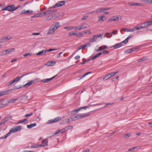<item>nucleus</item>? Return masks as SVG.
<instances>
[{
	"mask_svg": "<svg viewBox=\"0 0 152 152\" xmlns=\"http://www.w3.org/2000/svg\"><path fill=\"white\" fill-rule=\"evenodd\" d=\"M151 24V22H150V21H149L146 22L141 23L140 24L142 26L143 28H144L150 25Z\"/></svg>",
	"mask_w": 152,
	"mask_h": 152,
	"instance_id": "obj_9",
	"label": "nucleus"
},
{
	"mask_svg": "<svg viewBox=\"0 0 152 152\" xmlns=\"http://www.w3.org/2000/svg\"><path fill=\"white\" fill-rule=\"evenodd\" d=\"M103 35V34H100L98 35H95L93 36V37H91V39L89 40V42H94L97 41V38L101 37L102 38V36Z\"/></svg>",
	"mask_w": 152,
	"mask_h": 152,
	"instance_id": "obj_3",
	"label": "nucleus"
},
{
	"mask_svg": "<svg viewBox=\"0 0 152 152\" xmlns=\"http://www.w3.org/2000/svg\"><path fill=\"white\" fill-rule=\"evenodd\" d=\"M15 82L14 80H12V81H10L8 83V86H9Z\"/></svg>",
	"mask_w": 152,
	"mask_h": 152,
	"instance_id": "obj_45",
	"label": "nucleus"
},
{
	"mask_svg": "<svg viewBox=\"0 0 152 152\" xmlns=\"http://www.w3.org/2000/svg\"><path fill=\"white\" fill-rule=\"evenodd\" d=\"M119 18L118 17L113 16L112 18H110L108 20V21H118L119 20Z\"/></svg>",
	"mask_w": 152,
	"mask_h": 152,
	"instance_id": "obj_13",
	"label": "nucleus"
},
{
	"mask_svg": "<svg viewBox=\"0 0 152 152\" xmlns=\"http://www.w3.org/2000/svg\"><path fill=\"white\" fill-rule=\"evenodd\" d=\"M78 27H64V28L67 30H70L74 28L75 30L78 28Z\"/></svg>",
	"mask_w": 152,
	"mask_h": 152,
	"instance_id": "obj_22",
	"label": "nucleus"
},
{
	"mask_svg": "<svg viewBox=\"0 0 152 152\" xmlns=\"http://www.w3.org/2000/svg\"><path fill=\"white\" fill-rule=\"evenodd\" d=\"M128 42V40L126 39L125 40L122 41L121 42L122 45H123V43H124L125 44H126Z\"/></svg>",
	"mask_w": 152,
	"mask_h": 152,
	"instance_id": "obj_46",
	"label": "nucleus"
},
{
	"mask_svg": "<svg viewBox=\"0 0 152 152\" xmlns=\"http://www.w3.org/2000/svg\"><path fill=\"white\" fill-rule=\"evenodd\" d=\"M22 129V126H15L13 127L10 130L9 132L6 134V136L4 137H0L1 139H3L7 138L8 136H10L13 133L16 132L20 131Z\"/></svg>",
	"mask_w": 152,
	"mask_h": 152,
	"instance_id": "obj_1",
	"label": "nucleus"
},
{
	"mask_svg": "<svg viewBox=\"0 0 152 152\" xmlns=\"http://www.w3.org/2000/svg\"><path fill=\"white\" fill-rule=\"evenodd\" d=\"M139 29V28L138 26H135L132 29V32L134 31L135 30H137Z\"/></svg>",
	"mask_w": 152,
	"mask_h": 152,
	"instance_id": "obj_52",
	"label": "nucleus"
},
{
	"mask_svg": "<svg viewBox=\"0 0 152 152\" xmlns=\"http://www.w3.org/2000/svg\"><path fill=\"white\" fill-rule=\"evenodd\" d=\"M56 63V62L55 61H50L46 63V65L48 66H51L54 65Z\"/></svg>",
	"mask_w": 152,
	"mask_h": 152,
	"instance_id": "obj_16",
	"label": "nucleus"
},
{
	"mask_svg": "<svg viewBox=\"0 0 152 152\" xmlns=\"http://www.w3.org/2000/svg\"><path fill=\"white\" fill-rule=\"evenodd\" d=\"M56 30L55 29L54 27H53L52 25L49 28L48 33L49 34H52L54 33Z\"/></svg>",
	"mask_w": 152,
	"mask_h": 152,
	"instance_id": "obj_8",
	"label": "nucleus"
},
{
	"mask_svg": "<svg viewBox=\"0 0 152 152\" xmlns=\"http://www.w3.org/2000/svg\"><path fill=\"white\" fill-rule=\"evenodd\" d=\"M11 119L10 116L7 115L4 118H3L0 122V126L6 123L7 121Z\"/></svg>",
	"mask_w": 152,
	"mask_h": 152,
	"instance_id": "obj_6",
	"label": "nucleus"
},
{
	"mask_svg": "<svg viewBox=\"0 0 152 152\" xmlns=\"http://www.w3.org/2000/svg\"><path fill=\"white\" fill-rule=\"evenodd\" d=\"M137 48H130L125 50V53H131L132 52L135 51L137 49Z\"/></svg>",
	"mask_w": 152,
	"mask_h": 152,
	"instance_id": "obj_11",
	"label": "nucleus"
},
{
	"mask_svg": "<svg viewBox=\"0 0 152 152\" xmlns=\"http://www.w3.org/2000/svg\"><path fill=\"white\" fill-rule=\"evenodd\" d=\"M38 147H40V144L32 145L31 146V147L33 148H37Z\"/></svg>",
	"mask_w": 152,
	"mask_h": 152,
	"instance_id": "obj_44",
	"label": "nucleus"
},
{
	"mask_svg": "<svg viewBox=\"0 0 152 152\" xmlns=\"http://www.w3.org/2000/svg\"><path fill=\"white\" fill-rule=\"evenodd\" d=\"M88 17V16H84L81 19V20H85Z\"/></svg>",
	"mask_w": 152,
	"mask_h": 152,
	"instance_id": "obj_63",
	"label": "nucleus"
},
{
	"mask_svg": "<svg viewBox=\"0 0 152 152\" xmlns=\"http://www.w3.org/2000/svg\"><path fill=\"white\" fill-rule=\"evenodd\" d=\"M148 59V56H144L137 60L138 62H140L142 61L146 60Z\"/></svg>",
	"mask_w": 152,
	"mask_h": 152,
	"instance_id": "obj_18",
	"label": "nucleus"
},
{
	"mask_svg": "<svg viewBox=\"0 0 152 152\" xmlns=\"http://www.w3.org/2000/svg\"><path fill=\"white\" fill-rule=\"evenodd\" d=\"M118 72H112L111 73H109L108 74L104 76V77L103 80H106L107 79L110 78L111 77H113L114 75L115 74H117Z\"/></svg>",
	"mask_w": 152,
	"mask_h": 152,
	"instance_id": "obj_4",
	"label": "nucleus"
},
{
	"mask_svg": "<svg viewBox=\"0 0 152 152\" xmlns=\"http://www.w3.org/2000/svg\"><path fill=\"white\" fill-rule=\"evenodd\" d=\"M52 123H53L52 119L49 120L47 122V123L48 124H51Z\"/></svg>",
	"mask_w": 152,
	"mask_h": 152,
	"instance_id": "obj_64",
	"label": "nucleus"
},
{
	"mask_svg": "<svg viewBox=\"0 0 152 152\" xmlns=\"http://www.w3.org/2000/svg\"><path fill=\"white\" fill-rule=\"evenodd\" d=\"M101 12V9L100 8L99 9H97L94 12H95L96 13H99L100 12Z\"/></svg>",
	"mask_w": 152,
	"mask_h": 152,
	"instance_id": "obj_56",
	"label": "nucleus"
},
{
	"mask_svg": "<svg viewBox=\"0 0 152 152\" xmlns=\"http://www.w3.org/2000/svg\"><path fill=\"white\" fill-rule=\"evenodd\" d=\"M9 92V90H8L6 91H1L0 92V96L4 95L7 94Z\"/></svg>",
	"mask_w": 152,
	"mask_h": 152,
	"instance_id": "obj_19",
	"label": "nucleus"
},
{
	"mask_svg": "<svg viewBox=\"0 0 152 152\" xmlns=\"http://www.w3.org/2000/svg\"><path fill=\"white\" fill-rule=\"evenodd\" d=\"M49 13V10H47L46 11L43 12V14L45 15H48V14H50Z\"/></svg>",
	"mask_w": 152,
	"mask_h": 152,
	"instance_id": "obj_51",
	"label": "nucleus"
},
{
	"mask_svg": "<svg viewBox=\"0 0 152 152\" xmlns=\"http://www.w3.org/2000/svg\"><path fill=\"white\" fill-rule=\"evenodd\" d=\"M53 18L52 15H49L46 17L45 19L47 20H50Z\"/></svg>",
	"mask_w": 152,
	"mask_h": 152,
	"instance_id": "obj_33",
	"label": "nucleus"
},
{
	"mask_svg": "<svg viewBox=\"0 0 152 152\" xmlns=\"http://www.w3.org/2000/svg\"><path fill=\"white\" fill-rule=\"evenodd\" d=\"M59 131H60V133H63L66 131L65 128H64L60 130H59Z\"/></svg>",
	"mask_w": 152,
	"mask_h": 152,
	"instance_id": "obj_57",
	"label": "nucleus"
},
{
	"mask_svg": "<svg viewBox=\"0 0 152 152\" xmlns=\"http://www.w3.org/2000/svg\"><path fill=\"white\" fill-rule=\"evenodd\" d=\"M92 72H88L85 73L83 75L80 77V79H82V78H83L85 76H86L87 75L89 74H91Z\"/></svg>",
	"mask_w": 152,
	"mask_h": 152,
	"instance_id": "obj_35",
	"label": "nucleus"
},
{
	"mask_svg": "<svg viewBox=\"0 0 152 152\" xmlns=\"http://www.w3.org/2000/svg\"><path fill=\"white\" fill-rule=\"evenodd\" d=\"M49 10V13H50V14L56 12L57 11V10Z\"/></svg>",
	"mask_w": 152,
	"mask_h": 152,
	"instance_id": "obj_40",
	"label": "nucleus"
},
{
	"mask_svg": "<svg viewBox=\"0 0 152 152\" xmlns=\"http://www.w3.org/2000/svg\"><path fill=\"white\" fill-rule=\"evenodd\" d=\"M61 120L60 117H57L54 119H52L53 123H56Z\"/></svg>",
	"mask_w": 152,
	"mask_h": 152,
	"instance_id": "obj_26",
	"label": "nucleus"
},
{
	"mask_svg": "<svg viewBox=\"0 0 152 152\" xmlns=\"http://www.w3.org/2000/svg\"><path fill=\"white\" fill-rule=\"evenodd\" d=\"M76 34V33H74L72 31L70 32L69 34V36H71L73 35H75Z\"/></svg>",
	"mask_w": 152,
	"mask_h": 152,
	"instance_id": "obj_43",
	"label": "nucleus"
},
{
	"mask_svg": "<svg viewBox=\"0 0 152 152\" xmlns=\"http://www.w3.org/2000/svg\"><path fill=\"white\" fill-rule=\"evenodd\" d=\"M32 55V53H25L23 54V56L24 57H26L27 56H31Z\"/></svg>",
	"mask_w": 152,
	"mask_h": 152,
	"instance_id": "obj_47",
	"label": "nucleus"
},
{
	"mask_svg": "<svg viewBox=\"0 0 152 152\" xmlns=\"http://www.w3.org/2000/svg\"><path fill=\"white\" fill-rule=\"evenodd\" d=\"M90 115V114L89 113H88L86 114H84L83 115H80L81 118H84V117H86L88 116H89Z\"/></svg>",
	"mask_w": 152,
	"mask_h": 152,
	"instance_id": "obj_34",
	"label": "nucleus"
},
{
	"mask_svg": "<svg viewBox=\"0 0 152 152\" xmlns=\"http://www.w3.org/2000/svg\"><path fill=\"white\" fill-rule=\"evenodd\" d=\"M128 4L130 6H135L137 5L140 6H142V3H138L132 2H129L128 3Z\"/></svg>",
	"mask_w": 152,
	"mask_h": 152,
	"instance_id": "obj_10",
	"label": "nucleus"
},
{
	"mask_svg": "<svg viewBox=\"0 0 152 152\" xmlns=\"http://www.w3.org/2000/svg\"><path fill=\"white\" fill-rule=\"evenodd\" d=\"M123 45H122L121 42H120L119 43L116 44L115 45L113 46H112V47H111V48L112 47H113L114 48V49H116L121 47Z\"/></svg>",
	"mask_w": 152,
	"mask_h": 152,
	"instance_id": "obj_14",
	"label": "nucleus"
},
{
	"mask_svg": "<svg viewBox=\"0 0 152 152\" xmlns=\"http://www.w3.org/2000/svg\"><path fill=\"white\" fill-rule=\"evenodd\" d=\"M46 50H43L42 51H39L37 53H36V54L37 55H45L46 54Z\"/></svg>",
	"mask_w": 152,
	"mask_h": 152,
	"instance_id": "obj_15",
	"label": "nucleus"
},
{
	"mask_svg": "<svg viewBox=\"0 0 152 152\" xmlns=\"http://www.w3.org/2000/svg\"><path fill=\"white\" fill-rule=\"evenodd\" d=\"M80 115H76L75 116V117L76 118V120L77 119H79L81 118Z\"/></svg>",
	"mask_w": 152,
	"mask_h": 152,
	"instance_id": "obj_54",
	"label": "nucleus"
},
{
	"mask_svg": "<svg viewBox=\"0 0 152 152\" xmlns=\"http://www.w3.org/2000/svg\"><path fill=\"white\" fill-rule=\"evenodd\" d=\"M50 80H51V79L50 78L42 80H41V81L44 83H47Z\"/></svg>",
	"mask_w": 152,
	"mask_h": 152,
	"instance_id": "obj_30",
	"label": "nucleus"
},
{
	"mask_svg": "<svg viewBox=\"0 0 152 152\" xmlns=\"http://www.w3.org/2000/svg\"><path fill=\"white\" fill-rule=\"evenodd\" d=\"M100 48L102 49V50L107 48V46L106 45L102 46L100 47Z\"/></svg>",
	"mask_w": 152,
	"mask_h": 152,
	"instance_id": "obj_53",
	"label": "nucleus"
},
{
	"mask_svg": "<svg viewBox=\"0 0 152 152\" xmlns=\"http://www.w3.org/2000/svg\"><path fill=\"white\" fill-rule=\"evenodd\" d=\"M15 50V48H11L7 49L6 50V52L7 53V54Z\"/></svg>",
	"mask_w": 152,
	"mask_h": 152,
	"instance_id": "obj_27",
	"label": "nucleus"
},
{
	"mask_svg": "<svg viewBox=\"0 0 152 152\" xmlns=\"http://www.w3.org/2000/svg\"><path fill=\"white\" fill-rule=\"evenodd\" d=\"M86 45H83L82 46H81L79 47L78 50H79L81 49H84L86 47Z\"/></svg>",
	"mask_w": 152,
	"mask_h": 152,
	"instance_id": "obj_58",
	"label": "nucleus"
},
{
	"mask_svg": "<svg viewBox=\"0 0 152 152\" xmlns=\"http://www.w3.org/2000/svg\"><path fill=\"white\" fill-rule=\"evenodd\" d=\"M65 1H59L55 5L50 7L49 9H52L55 8L56 7H59L64 5L65 4Z\"/></svg>",
	"mask_w": 152,
	"mask_h": 152,
	"instance_id": "obj_5",
	"label": "nucleus"
},
{
	"mask_svg": "<svg viewBox=\"0 0 152 152\" xmlns=\"http://www.w3.org/2000/svg\"><path fill=\"white\" fill-rule=\"evenodd\" d=\"M112 34H111V33H106L104 34V37H107L108 38H110L112 36Z\"/></svg>",
	"mask_w": 152,
	"mask_h": 152,
	"instance_id": "obj_32",
	"label": "nucleus"
},
{
	"mask_svg": "<svg viewBox=\"0 0 152 152\" xmlns=\"http://www.w3.org/2000/svg\"><path fill=\"white\" fill-rule=\"evenodd\" d=\"M31 85L30 83V82L29 81L28 83H26L25 85H23V86L24 88H26L29 86Z\"/></svg>",
	"mask_w": 152,
	"mask_h": 152,
	"instance_id": "obj_37",
	"label": "nucleus"
},
{
	"mask_svg": "<svg viewBox=\"0 0 152 152\" xmlns=\"http://www.w3.org/2000/svg\"><path fill=\"white\" fill-rule=\"evenodd\" d=\"M60 23L59 22H56L54 24H53L52 25L53 27H54L55 29L56 30L57 28L60 26Z\"/></svg>",
	"mask_w": 152,
	"mask_h": 152,
	"instance_id": "obj_20",
	"label": "nucleus"
},
{
	"mask_svg": "<svg viewBox=\"0 0 152 152\" xmlns=\"http://www.w3.org/2000/svg\"><path fill=\"white\" fill-rule=\"evenodd\" d=\"M70 117V119L71 120V121H74L76 120V118L75 117V116H72Z\"/></svg>",
	"mask_w": 152,
	"mask_h": 152,
	"instance_id": "obj_50",
	"label": "nucleus"
},
{
	"mask_svg": "<svg viewBox=\"0 0 152 152\" xmlns=\"http://www.w3.org/2000/svg\"><path fill=\"white\" fill-rule=\"evenodd\" d=\"M33 12V11L32 10L29 11L28 10H27V11H25L24 12H23V11H22L21 12V14H31Z\"/></svg>",
	"mask_w": 152,
	"mask_h": 152,
	"instance_id": "obj_21",
	"label": "nucleus"
},
{
	"mask_svg": "<svg viewBox=\"0 0 152 152\" xmlns=\"http://www.w3.org/2000/svg\"><path fill=\"white\" fill-rule=\"evenodd\" d=\"M87 61H86V59L85 58L83 59V61L80 64H84L86 63Z\"/></svg>",
	"mask_w": 152,
	"mask_h": 152,
	"instance_id": "obj_61",
	"label": "nucleus"
},
{
	"mask_svg": "<svg viewBox=\"0 0 152 152\" xmlns=\"http://www.w3.org/2000/svg\"><path fill=\"white\" fill-rule=\"evenodd\" d=\"M121 31H126L127 32H132V29L127 28H123L121 29Z\"/></svg>",
	"mask_w": 152,
	"mask_h": 152,
	"instance_id": "obj_28",
	"label": "nucleus"
},
{
	"mask_svg": "<svg viewBox=\"0 0 152 152\" xmlns=\"http://www.w3.org/2000/svg\"><path fill=\"white\" fill-rule=\"evenodd\" d=\"M33 114V113L31 112L29 114H26L24 116V117H30V116H31Z\"/></svg>",
	"mask_w": 152,
	"mask_h": 152,
	"instance_id": "obj_41",
	"label": "nucleus"
},
{
	"mask_svg": "<svg viewBox=\"0 0 152 152\" xmlns=\"http://www.w3.org/2000/svg\"><path fill=\"white\" fill-rule=\"evenodd\" d=\"M58 49H49L46 50L47 52H50L52 51H54Z\"/></svg>",
	"mask_w": 152,
	"mask_h": 152,
	"instance_id": "obj_49",
	"label": "nucleus"
},
{
	"mask_svg": "<svg viewBox=\"0 0 152 152\" xmlns=\"http://www.w3.org/2000/svg\"><path fill=\"white\" fill-rule=\"evenodd\" d=\"M143 1L145 3L152 4V0H143Z\"/></svg>",
	"mask_w": 152,
	"mask_h": 152,
	"instance_id": "obj_38",
	"label": "nucleus"
},
{
	"mask_svg": "<svg viewBox=\"0 0 152 152\" xmlns=\"http://www.w3.org/2000/svg\"><path fill=\"white\" fill-rule=\"evenodd\" d=\"M73 127V126H68L66 127L65 128V130L66 131H67L68 130H69L71 129H72Z\"/></svg>",
	"mask_w": 152,
	"mask_h": 152,
	"instance_id": "obj_39",
	"label": "nucleus"
},
{
	"mask_svg": "<svg viewBox=\"0 0 152 152\" xmlns=\"http://www.w3.org/2000/svg\"><path fill=\"white\" fill-rule=\"evenodd\" d=\"M7 41V40L6 37H3L0 39V42L3 43Z\"/></svg>",
	"mask_w": 152,
	"mask_h": 152,
	"instance_id": "obj_31",
	"label": "nucleus"
},
{
	"mask_svg": "<svg viewBox=\"0 0 152 152\" xmlns=\"http://www.w3.org/2000/svg\"><path fill=\"white\" fill-rule=\"evenodd\" d=\"M130 136L131 134H127L124 135V138H127L129 137Z\"/></svg>",
	"mask_w": 152,
	"mask_h": 152,
	"instance_id": "obj_48",
	"label": "nucleus"
},
{
	"mask_svg": "<svg viewBox=\"0 0 152 152\" xmlns=\"http://www.w3.org/2000/svg\"><path fill=\"white\" fill-rule=\"evenodd\" d=\"M22 86H15V88H13L14 89H18L20 88H22Z\"/></svg>",
	"mask_w": 152,
	"mask_h": 152,
	"instance_id": "obj_55",
	"label": "nucleus"
},
{
	"mask_svg": "<svg viewBox=\"0 0 152 152\" xmlns=\"http://www.w3.org/2000/svg\"><path fill=\"white\" fill-rule=\"evenodd\" d=\"M107 18L105 16H102L101 17H99L98 21H100L102 20L103 21H105L106 20Z\"/></svg>",
	"mask_w": 152,
	"mask_h": 152,
	"instance_id": "obj_29",
	"label": "nucleus"
},
{
	"mask_svg": "<svg viewBox=\"0 0 152 152\" xmlns=\"http://www.w3.org/2000/svg\"><path fill=\"white\" fill-rule=\"evenodd\" d=\"M88 108L89 107L88 106H84L83 107L79 108L76 110H73L72 111V113L73 114H75L80 110L81 109H84L86 110L87 108Z\"/></svg>",
	"mask_w": 152,
	"mask_h": 152,
	"instance_id": "obj_7",
	"label": "nucleus"
},
{
	"mask_svg": "<svg viewBox=\"0 0 152 152\" xmlns=\"http://www.w3.org/2000/svg\"><path fill=\"white\" fill-rule=\"evenodd\" d=\"M102 54V53L101 52L93 56L92 58V60H94L97 58L98 57Z\"/></svg>",
	"mask_w": 152,
	"mask_h": 152,
	"instance_id": "obj_24",
	"label": "nucleus"
},
{
	"mask_svg": "<svg viewBox=\"0 0 152 152\" xmlns=\"http://www.w3.org/2000/svg\"><path fill=\"white\" fill-rule=\"evenodd\" d=\"M78 30H80L84 28H85L87 27V26H86L85 23H83L81 24V25L78 27Z\"/></svg>",
	"mask_w": 152,
	"mask_h": 152,
	"instance_id": "obj_17",
	"label": "nucleus"
},
{
	"mask_svg": "<svg viewBox=\"0 0 152 152\" xmlns=\"http://www.w3.org/2000/svg\"><path fill=\"white\" fill-rule=\"evenodd\" d=\"M20 78H19V76H17L16 78H15L13 80H14L15 82L16 81H17V82H18L20 80Z\"/></svg>",
	"mask_w": 152,
	"mask_h": 152,
	"instance_id": "obj_42",
	"label": "nucleus"
},
{
	"mask_svg": "<svg viewBox=\"0 0 152 152\" xmlns=\"http://www.w3.org/2000/svg\"><path fill=\"white\" fill-rule=\"evenodd\" d=\"M15 5H9L6 7H3L1 11L6 10L10 12L14 11V7Z\"/></svg>",
	"mask_w": 152,
	"mask_h": 152,
	"instance_id": "obj_2",
	"label": "nucleus"
},
{
	"mask_svg": "<svg viewBox=\"0 0 152 152\" xmlns=\"http://www.w3.org/2000/svg\"><path fill=\"white\" fill-rule=\"evenodd\" d=\"M37 125V124L36 123H34L33 124H31L29 125H27V127L29 129H31L32 127L36 126Z\"/></svg>",
	"mask_w": 152,
	"mask_h": 152,
	"instance_id": "obj_25",
	"label": "nucleus"
},
{
	"mask_svg": "<svg viewBox=\"0 0 152 152\" xmlns=\"http://www.w3.org/2000/svg\"><path fill=\"white\" fill-rule=\"evenodd\" d=\"M1 53L3 55H5L7 54V53L6 51L5 50H3L1 52Z\"/></svg>",
	"mask_w": 152,
	"mask_h": 152,
	"instance_id": "obj_62",
	"label": "nucleus"
},
{
	"mask_svg": "<svg viewBox=\"0 0 152 152\" xmlns=\"http://www.w3.org/2000/svg\"><path fill=\"white\" fill-rule=\"evenodd\" d=\"M48 141L47 139H44L42 142V143L40 144V147L45 146L48 145Z\"/></svg>",
	"mask_w": 152,
	"mask_h": 152,
	"instance_id": "obj_12",
	"label": "nucleus"
},
{
	"mask_svg": "<svg viewBox=\"0 0 152 152\" xmlns=\"http://www.w3.org/2000/svg\"><path fill=\"white\" fill-rule=\"evenodd\" d=\"M6 38L7 41L8 40H10L12 39V37L10 36H7L6 37Z\"/></svg>",
	"mask_w": 152,
	"mask_h": 152,
	"instance_id": "obj_60",
	"label": "nucleus"
},
{
	"mask_svg": "<svg viewBox=\"0 0 152 152\" xmlns=\"http://www.w3.org/2000/svg\"><path fill=\"white\" fill-rule=\"evenodd\" d=\"M139 147H134L131 149H129L128 150V151H134L135 149H137V148H139Z\"/></svg>",
	"mask_w": 152,
	"mask_h": 152,
	"instance_id": "obj_36",
	"label": "nucleus"
},
{
	"mask_svg": "<svg viewBox=\"0 0 152 152\" xmlns=\"http://www.w3.org/2000/svg\"><path fill=\"white\" fill-rule=\"evenodd\" d=\"M39 17L44 16L43 14V12H40L38 13Z\"/></svg>",
	"mask_w": 152,
	"mask_h": 152,
	"instance_id": "obj_59",
	"label": "nucleus"
},
{
	"mask_svg": "<svg viewBox=\"0 0 152 152\" xmlns=\"http://www.w3.org/2000/svg\"><path fill=\"white\" fill-rule=\"evenodd\" d=\"M39 78H37L35 79L34 80H31L29 82L31 84V85H32L33 84H34L36 83L39 81Z\"/></svg>",
	"mask_w": 152,
	"mask_h": 152,
	"instance_id": "obj_23",
	"label": "nucleus"
}]
</instances>
